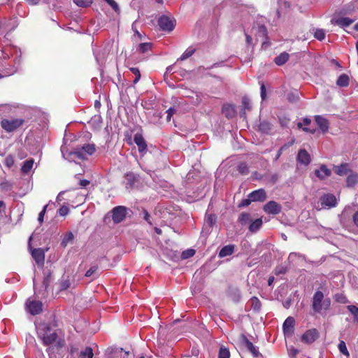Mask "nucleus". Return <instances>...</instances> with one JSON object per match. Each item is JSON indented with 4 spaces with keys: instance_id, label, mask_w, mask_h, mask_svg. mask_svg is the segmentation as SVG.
<instances>
[{
    "instance_id": "f257e3e1",
    "label": "nucleus",
    "mask_w": 358,
    "mask_h": 358,
    "mask_svg": "<svg viewBox=\"0 0 358 358\" xmlns=\"http://www.w3.org/2000/svg\"><path fill=\"white\" fill-rule=\"evenodd\" d=\"M38 336L42 340L45 345H50L57 342V346L62 348L64 345V340H57L58 335L56 330H53L51 326L47 323L40 324L37 328Z\"/></svg>"
},
{
    "instance_id": "f03ea898",
    "label": "nucleus",
    "mask_w": 358,
    "mask_h": 358,
    "mask_svg": "<svg viewBox=\"0 0 358 358\" xmlns=\"http://www.w3.org/2000/svg\"><path fill=\"white\" fill-rule=\"evenodd\" d=\"M331 300L329 298L324 299V294L321 291H317L313 298L312 307L315 312L320 313L322 310L329 309Z\"/></svg>"
},
{
    "instance_id": "7ed1b4c3",
    "label": "nucleus",
    "mask_w": 358,
    "mask_h": 358,
    "mask_svg": "<svg viewBox=\"0 0 358 358\" xmlns=\"http://www.w3.org/2000/svg\"><path fill=\"white\" fill-rule=\"evenodd\" d=\"M96 150L94 144H85L81 147L78 146L71 152L70 155L81 160L87 159L88 155H92Z\"/></svg>"
},
{
    "instance_id": "20e7f679",
    "label": "nucleus",
    "mask_w": 358,
    "mask_h": 358,
    "mask_svg": "<svg viewBox=\"0 0 358 358\" xmlns=\"http://www.w3.org/2000/svg\"><path fill=\"white\" fill-rule=\"evenodd\" d=\"M32 239V236L29 237L28 242V248L30 250L31 255L32 258L36 262V264L38 266H43L45 262V252L48 250V248L43 249L41 248H32L31 241Z\"/></svg>"
},
{
    "instance_id": "39448f33",
    "label": "nucleus",
    "mask_w": 358,
    "mask_h": 358,
    "mask_svg": "<svg viewBox=\"0 0 358 358\" xmlns=\"http://www.w3.org/2000/svg\"><path fill=\"white\" fill-rule=\"evenodd\" d=\"M129 210V209L125 206H118L114 207L109 213L111 214L113 222L115 224H119L126 218Z\"/></svg>"
},
{
    "instance_id": "423d86ee",
    "label": "nucleus",
    "mask_w": 358,
    "mask_h": 358,
    "mask_svg": "<svg viewBox=\"0 0 358 358\" xmlns=\"http://www.w3.org/2000/svg\"><path fill=\"white\" fill-rule=\"evenodd\" d=\"M24 123L23 119H3L1 121V127L8 132H13L20 128Z\"/></svg>"
},
{
    "instance_id": "0eeeda50",
    "label": "nucleus",
    "mask_w": 358,
    "mask_h": 358,
    "mask_svg": "<svg viewBox=\"0 0 358 358\" xmlns=\"http://www.w3.org/2000/svg\"><path fill=\"white\" fill-rule=\"evenodd\" d=\"M240 343L244 346L248 352L255 358L263 357L262 355L259 352L258 349L249 341L245 334H241L240 337Z\"/></svg>"
},
{
    "instance_id": "6e6552de",
    "label": "nucleus",
    "mask_w": 358,
    "mask_h": 358,
    "mask_svg": "<svg viewBox=\"0 0 358 358\" xmlns=\"http://www.w3.org/2000/svg\"><path fill=\"white\" fill-rule=\"evenodd\" d=\"M26 306L31 315H36L42 311L43 303L40 301L28 299L26 302Z\"/></svg>"
},
{
    "instance_id": "1a4fd4ad",
    "label": "nucleus",
    "mask_w": 358,
    "mask_h": 358,
    "mask_svg": "<svg viewBox=\"0 0 358 358\" xmlns=\"http://www.w3.org/2000/svg\"><path fill=\"white\" fill-rule=\"evenodd\" d=\"M319 332L318 331L313 328L311 329L307 330L301 338V340L303 343L310 344L313 343L315 341H316L319 338Z\"/></svg>"
},
{
    "instance_id": "9d476101",
    "label": "nucleus",
    "mask_w": 358,
    "mask_h": 358,
    "mask_svg": "<svg viewBox=\"0 0 358 358\" xmlns=\"http://www.w3.org/2000/svg\"><path fill=\"white\" fill-rule=\"evenodd\" d=\"M263 210L268 214L277 215L282 210L280 204L274 201H270L264 206Z\"/></svg>"
},
{
    "instance_id": "9b49d317",
    "label": "nucleus",
    "mask_w": 358,
    "mask_h": 358,
    "mask_svg": "<svg viewBox=\"0 0 358 358\" xmlns=\"http://www.w3.org/2000/svg\"><path fill=\"white\" fill-rule=\"evenodd\" d=\"M295 320L293 317H288L283 323L282 329L285 336H292L294 334Z\"/></svg>"
},
{
    "instance_id": "f8f14e48",
    "label": "nucleus",
    "mask_w": 358,
    "mask_h": 358,
    "mask_svg": "<svg viewBox=\"0 0 358 358\" xmlns=\"http://www.w3.org/2000/svg\"><path fill=\"white\" fill-rule=\"evenodd\" d=\"M322 207L332 208L336 206L337 201L336 196L332 194H324L320 197Z\"/></svg>"
},
{
    "instance_id": "ddd939ff",
    "label": "nucleus",
    "mask_w": 358,
    "mask_h": 358,
    "mask_svg": "<svg viewBox=\"0 0 358 358\" xmlns=\"http://www.w3.org/2000/svg\"><path fill=\"white\" fill-rule=\"evenodd\" d=\"M248 197L251 198L252 202H263L266 199L267 195L266 191L264 189H259L250 193L248 194Z\"/></svg>"
},
{
    "instance_id": "4468645a",
    "label": "nucleus",
    "mask_w": 358,
    "mask_h": 358,
    "mask_svg": "<svg viewBox=\"0 0 358 358\" xmlns=\"http://www.w3.org/2000/svg\"><path fill=\"white\" fill-rule=\"evenodd\" d=\"M134 141L137 145L139 152L147 150V143L141 134L136 133L134 136Z\"/></svg>"
},
{
    "instance_id": "2eb2a0df",
    "label": "nucleus",
    "mask_w": 358,
    "mask_h": 358,
    "mask_svg": "<svg viewBox=\"0 0 358 358\" xmlns=\"http://www.w3.org/2000/svg\"><path fill=\"white\" fill-rule=\"evenodd\" d=\"M296 160L299 163L307 166L310 162V156L305 149H301L298 152Z\"/></svg>"
},
{
    "instance_id": "dca6fc26",
    "label": "nucleus",
    "mask_w": 358,
    "mask_h": 358,
    "mask_svg": "<svg viewBox=\"0 0 358 358\" xmlns=\"http://www.w3.org/2000/svg\"><path fill=\"white\" fill-rule=\"evenodd\" d=\"M222 113L229 120L236 116V112L233 105L225 103L222 107Z\"/></svg>"
},
{
    "instance_id": "f3484780",
    "label": "nucleus",
    "mask_w": 358,
    "mask_h": 358,
    "mask_svg": "<svg viewBox=\"0 0 358 358\" xmlns=\"http://www.w3.org/2000/svg\"><path fill=\"white\" fill-rule=\"evenodd\" d=\"M331 174V171L325 164H322L320 166V169L315 171V175L320 180H324L326 178L329 177Z\"/></svg>"
},
{
    "instance_id": "a211bd4d",
    "label": "nucleus",
    "mask_w": 358,
    "mask_h": 358,
    "mask_svg": "<svg viewBox=\"0 0 358 358\" xmlns=\"http://www.w3.org/2000/svg\"><path fill=\"white\" fill-rule=\"evenodd\" d=\"M315 120L317 124L318 125V127H320V129H321V131L323 134L328 131L329 122L326 118H324L320 115H316L315 117Z\"/></svg>"
},
{
    "instance_id": "6ab92c4d",
    "label": "nucleus",
    "mask_w": 358,
    "mask_h": 358,
    "mask_svg": "<svg viewBox=\"0 0 358 358\" xmlns=\"http://www.w3.org/2000/svg\"><path fill=\"white\" fill-rule=\"evenodd\" d=\"M340 25V27L343 29L345 31H347L349 34H352L354 38H358V34L356 32H358V24H355L352 27H350V25L352 24H338Z\"/></svg>"
},
{
    "instance_id": "aec40b11",
    "label": "nucleus",
    "mask_w": 358,
    "mask_h": 358,
    "mask_svg": "<svg viewBox=\"0 0 358 358\" xmlns=\"http://www.w3.org/2000/svg\"><path fill=\"white\" fill-rule=\"evenodd\" d=\"M348 166L349 165L348 163H343L340 166H334V171L338 176H347L348 173L352 172V170L348 169Z\"/></svg>"
},
{
    "instance_id": "412c9836",
    "label": "nucleus",
    "mask_w": 358,
    "mask_h": 358,
    "mask_svg": "<svg viewBox=\"0 0 358 358\" xmlns=\"http://www.w3.org/2000/svg\"><path fill=\"white\" fill-rule=\"evenodd\" d=\"M234 245H227L224 246L219 252V257L222 258L232 255L234 252Z\"/></svg>"
},
{
    "instance_id": "4be33fe9",
    "label": "nucleus",
    "mask_w": 358,
    "mask_h": 358,
    "mask_svg": "<svg viewBox=\"0 0 358 358\" xmlns=\"http://www.w3.org/2000/svg\"><path fill=\"white\" fill-rule=\"evenodd\" d=\"M123 352L122 348H108L106 350V355L108 358H119L122 357V353Z\"/></svg>"
},
{
    "instance_id": "5701e85b",
    "label": "nucleus",
    "mask_w": 358,
    "mask_h": 358,
    "mask_svg": "<svg viewBox=\"0 0 358 358\" xmlns=\"http://www.w3.org/2000/svg\"><path fill=\"white\" fill-rule=\"evenodd\" d=\"M346 183L347 187H353L358 183V174L352 171L350 172L346 178Z\"/></svg>"
},
{
    "instance_id": "b1692460",
    "label": "nucleus",
    "mask_w": 358,
    "mask_h": 358,
    "mask_svg": "<svg viewBox=\"0 0 358 358\" xmlns=\"http://www.w3.org/2000/svg\"><path fill=\"white\" fill-rule=\"evenodd\" d=\"M136 181V178L133 173H127L125 176V187L127 189L133 188L135 182Z\"/></svg>"
},
{
    "instance_id": "393cba45",
    "label": "nucleus",
    "mask_w": 358,
    "mask_h": 358,
    "mask_svg": "<svg viewBox=\"0 0 358 358\" xmlns=\"http://www.w3.org/2000/svg\"><path fill=\"white\" fill-rule=\"evenodd\" d=\"M350 78L349 76L345 74H341L336 80V85L340 87H345L349 85Z\"/></svg>"
},
{
    "instance_id": "a878e982",
    "label": "nucleus",
    "mask_w": 358,
    "mask_h": 358,
    "mask_svg": "<svg viewBox=\"0 0 358 358\" xmlns=\"http://www.w3.org/2000/svg\"><path fill=\"white\" fill-rule=\"evenodd\" d=\"M157 31L170 32L175 28V24H153Z\"/></svg>"
},
{
    "instance_id": "bb28decb",
    "label": "nucleus",
    "mask_w": 358,
    "mask_h": 358,
    "mask_svg": "<svg viewBox=\"0 0 358 358\" xmlns=\"http://www.w3.org/2000/svg\"><path fill=\"white\" fill-rule=\"evenodd\" d=\"M289 57V54L285 52H283L274 59V62L278 66H282L287 62Z\"/></svg>"
},
{
    "instance_id": "cd10ccee",
    "label": "nucleus",
    "mask_w": 358,
    "mask_h": 358,
    "mask_svg": "<svg viewBox=\"0 0 358 358\" xmlns=\"http://www.w3.org/2000/svg\"><path fill=\"white\" fill-rule=\"evenodd\" d=\"M74 240V235L71 231L67 232L62 238L61 246L66 248L69 243H72Z\"/></svg>"
},
{
    "instance_id": "c85d7f7f",
    "label": "nucleus",
    "mask_w": 358,
    "mask_h": 358,
    "mask_svg": "<svg viewBox=\"0 0 358 358\" xmlns=\"http://www.w3.org/2000/svg\"><path fill=\"white\" fill-rule=\"evenodd\" d=\"M271 129H272V125L271 123H269L268 122L265 121V120L260 122L259 125V130L261 132H262L264 134H270Z\"/></svg>"
},
{
    "instance_id": "c756f323",
    "label": "nucleus",
    "mask_w": 358,
    "mask_h": 358,
    "mask_svg": "<svg viewBox=\"0 0 358 358\" xmlns=\"http://www.w3.org/2000/svg\"><path fill=\"white\" fill-rule=\"evenodd\" d=\"M252 221L250 215L248 213H241L238 218V222L241 225H246Z\"/></svg>"
},
{
    "instance_id": "7c9ffc66",
    "label": "nucleus",
    "mask_w": 358,
    "mask_h": 358,
    "mask_svg": "<svg viewBox=\"0 0 358 358\" xmlns=\"http://www.w3.org/2000/svg\"><path fill=\"white\" fill-rule=\"evenodd\" d=\"M262 223V218L256 219L249 225V231L252 233L257 232L261 228Z\"/></svg>"
},
{
    "instance_id": "2f4dec72",
    "label": "nucleus",
    "mask_w": 358,
    "mask_h": 358,
    "mask_svg": "<svg viewBox=\"0 0 358 358\" xmlns=\"http://www.w3.org/2000/svg\"><path fill=\"white\" fill-rule=\"evenodd\" d=\"M152 45L151 43H142L138 45L137 50L141 54H145L152 50Z\"/></svg>"
},
{
    "instance_id": "473e14b6",
    "label": "nucleus",
    "mask_w": 358,
    "mask_h": 358,
    "mask_svg": "<svg viewBox=\"0 0 358 358\" xmlns=\"http://www.w3.org/2000/svg\"><path fill=\"white\" fill-rule=\"evenodd\" d=\"M176 20L174 17L170 13H166L165 14L162 15L159 19L157 22H176Z\"/></svg>"
},
{
    "instance_id": "72a5a7b5",
    "label": "nucleus",
    "mask_w": 358,
    "mask_h": 358,
    "mask_svg": "<svg viewBox=\"0 0 358 358\" xmlns=\"http://www.w3.org/2000/svg\"><path fill=\"white\" fill-rule=\"evenodd\" d=\"M33 164H34L33 159L26 160L24 162L21 168L22 172L24 174L29 173L30 172L31 169H32Z\"/></svg>"
},
{
    "instance_id": "f704fd0d",
    "label": "nucleus",
    "mask_w": 358,
    "mask_h": 358,
    "mask_svg": "<svg viewBox=\"0 0 358 358\" xmlns=\"http://www.w3.org/2000/svg\"><path fill=\"white\" fill-rule=\"evenodd\" d=\"M242 104L244 107V110L241 113V116L245 117V110H250L252 108L250 100L247 96H243L242 98Z\"/></svg>"
},
{
    "instance_id": "c9c22d12",
    "label": "nucleus",
    "mask_w": 358,
    "mask_h": 358,
    "mask_svg": "<svg viewBox=\"0 0 358 358\" xmlns=\"http://www.w3.org/2000/svg\"><path fill=\"white\" fill-rule=\"evenodd\" d=\"M251 301V308L255 311H259L261 309L262 303L259 299L256 296H253L250 299Z\"/></svg>"
},
{
    "instance_id": "e433bc0d",
    "label": "nucleus",
    "mask_w": 358,
    "mask_h": 358,
    "mask_svg": "<svg viewBox=\"0 0 358 358\" xmlns=\"http://www.w3.org/2000/svg\"><path fill=\"white\" fill-rule=\"evenodd\" d=\"M93 350L91 347H86L83 351L80 353L79 358H92Z\"/></svg>"
},
{
    "instance_id": "4c0bfd02",
    "label": "nucleus",
    "mask_w": 358,
    "mask_h": 358,
    "mask_svg": "<svg viewBox=\"0 0 358 358\" xmlns=\"http://www.w3.org/2000/svg\"><path fill=\"white\" fill-rule=\"evenodd\" d=\"M71 282L69 276H63L60 282V290H66L69 288Z\"/></svg>"
},
{
    "instance_id": "58836bf2",
    "label": "nucleus",
    "mask_w": 358,
    "mask_h": 358,
    "mask_svg": "<svg viewBox=\"0 0 358 358\" xmlns=\"http://www.w3.org/2000/svg\"><path fill=\"white\" fill-rule=\"evenodd\" d=\"M52 280V273L51 271H48V273L45 274L42 286L44 287V289L46 291L50 285V283Z\"/></svg>"
},
{
    "instance_id": "ea45409f",
    "label": "nucleus",
    "mask_w": 358,
    "mask_h": 358,
    "mask_svg": "<svg viewBox=\"0 0 358 358\" xmlns=\"http://www.w3.org/2000/svg\"><path fill=\"white\" fill-rule=\"evenodd\" d=\"M334 300L340 303H347L349 302L347 297L343 293H337L334 296Z\"/></svg>"
},
{
    "instance_id": "a19ab883",
    "label": "nucleus",
    "mask_w": 358,
    "mask_h": 358,
    "mask_svg": "<svg viewBox=\"0 0 358 358\" xmlns=\"http://www.w3.org/2000/svg\"><path fill=\"white\" fill-rule=\"evenodd\" d=\"M266 178L268 182L271 183V185H274L278 180L280 176L278 173H273L269 178L268 177L267 175H264L261 178Z\"/></svg>"
},
{
    "instance_id": "79ce46f5",
    "label": "nucleus",
    "mask_w": 358,
    "mask_h": 358,
    "mask_svg": "<svg viewBox=\"0 0 358 358\" xmlns=\"http://www.w3.org/2000/svg\"><path fill=\"white\" fill-rule=\"evenodd\" d=\"M229 350L224 346H221L219 350L218 358H229Z\"/></svg>"
},
{
    "instance_id": "37998d69",
    "label": "nucleus",
    "mask_w": 358,
    "mask_h": 358,
    "mask_svg": "<svg viewBox=\"0 0 358 358\" xmlns=\"http://www.w3.org/2000/svg\"><path fill=\"white\" fill-rule=\"evenodd\" d=\"M216 221H217L216 215H215V214L207 215V217L206 219V222L209 227H212L216 223Z\"/></svg>"
},
{
    "instance_id": "c03bdc74",
    "label": "nucleus",
    "mask_w": 358,
    "mask_h": 358,
    "mask_svg": "<svg viewBox=\"0 0 358 358\" xmlns=\"http://www.w3.org/2000/svg\"><path fill=\"white\" fill-rule=\"evenodd\" d=\"M347 308L353 315L354 320L358 322V308L354 305H349Z\"/></svg>"
},
{
    "instance_id": "a18cd8bd",
    "label": "nucleus",
    "mask_w": 358,
    "mask_h": 358,
    "mask_svg": "<svg viewBox=\"0 0 358 358\" xmlns=\"http://www.w3.org/2000/svg\"><path fill=\"white\" fill-rule=\"evenodd\" d=\"M314 31V36L315 38H317L319 41H322L325 37V32L324 29H316Z\"/></svg>"
},
{
    "instance_id": "49530a36",
    "label": "nucleus",
    "mask_w": 358,
    "mask_h": 358,
    "mask_svg": "<svg viewBox=\"0 0 358 358\" xmlns=\"http://www.w3.org/2000/svg\"><path fill=\"white\" fill-rule=\"evenodd\" d=\"M196 51V49L193 48H188L183 54L178 59V61H183L186 59L190 57Z\"/></svg>"
},
{
    "instance_id": "de8ad7c7",
    "label": "nucleus",
    "mask_w": 358,
    "mask_h": 358,
    "mask_svg": "<svg viewBox=\"0 0 358 358\" xmlns=\"http://www.w3.org/2000/svg\"><path fill=\"white\" fill-rule=\"evenodd\" d=\"M73 2L80 7H88L90 6L93 0H73Z\"/></svg>"
},
{
    "instance_id": "09e8293b",
    "label": "nucleus",
    "mask_w": 358,
    "mask_h": 358,
    "mask_svg": "<svg viewBox=\"0 0 358 358\" xmlns=\"http://www.w3.org/2000/svg\"><path fill=\"white\" fill-rule=\"evenodd\" d=\"M238 171L242 175H247L249 173V169L245 162H241L238 166Z\"/></svg>"
},
{
    "instance_id": "8fccbe9b",
    "label": "nucleus",
    "mask_w": 358,
    "mask_h": 358,
    "mask_svg": "<svg viewBox=\"0 0 358 358\" xmlns=\"http://www.w3.org/2000/svg\"><path fill=\"white\" fill-rule=\"evenodd\" d=\"M195 250L194 249H188L182 252L181 257L183 259H188L189 257H192L194 255Z\"/></svg>"
},
{
    "instance_id": "3c124183",
    "label": "nucleus",
    "mask_w": 358,
    "mask_h": 358,
    "mask_svg": "<svg viewBox=\"0 0 358 358\" xmlns=\"http://www.w3.org/2000/svg\"><path fill=\"white\" fill-rule=\"evenodd\" d=\"M338 349L341 353L344 355L349 356V352L346 347V344L343 341H341L338 344Z\"/></svg>"
},
{
    "instance_id": "603ef678",
    "label": "nucleus",
    "mask_w": 358,
    "mask_h": 358,
    "mask_svg": "<svg viewBox=\"0 0 358 358\" xmlns=\"http://www.w3.org/2000/svg\"><path fill=\"white\" fill-rule=\"evenodd\" d=\"M129 70L135 75V79L134 80V84H136L141 78V73L138 68L131 67Z\"/></svg>"
},
{
    "instance_id": "864d4df0",
    "label": "nucleus",
    "mask_w": 358,
    "mask_h": 358,
    "mask_svg": "<svg viewBox=\"0 0 358 358\" xmlns=\"http://www.w3.org/2000/svg\"><path fill=\"white\" fill-rule=\"evenodd\" d=\"M287 99L290 103H295L299 99V96L298 94H295L294 92H289L287 94Z\"/></svg>"
},
{
    "instance_id": "5fc2aeb1",
    "label": "nucleus",
    "mask_w": 358,
    "mask_h": 358,
    "mask_svg": "<svg viewBox=\"0 0 358 358\" xmlns=\"http://www.w3.org/2000/svg\"><path fill=\"white\" fill-rule=\"evenodd\" d=\"M14 162H15L14 158H13V155H8L5 158L4 164L8 168H11L14 165Z\"/></svg>"
},
{
    "instance_id": "6e6d98bb",
    "label": "nucleus",
    "mask_w": 358,
    "mask_h": 358,
    "mask_svg": "<svg viewBox=\"0 0 358 358\" xmlns=\"http://www.w3.org/2000/svg\"><path fill=\"white\" fill-rule=\"evenodd\" d=\"M258 32L259 35L262 36L263 37H265L266 39H268V32L266 27L264 26V24H261L258 27Z\"/></svg>"
},
{
    "instance_id": "4d7b16f0",
    "label": "nucleus",
    "mask_w": 358,
    "mask_h": 358,
    "mask_svg": "<svg viewBox=\"0 0 358 358\" xmlns=\"http://www.w3.org/2000/svg\"><path fill=\"white\" fill-rule=\"evenodd\" d=\"M252 202V201L251 200V198H249L248 196V199H243L238 204V208H245V207H247Z\"/></svg>"
},
{
    "instance_id": "13d9d810",
    "label": "nucleus",
    "mask_w": 358,
    "mask_h": 358,
    "mask_svg": "<svg viewBox=\"0 0 358 358\" xmlns=\"http://www.w3.org/2000/svg\"><path fill=\"white\" fill-rule=\"evenodd\" d=\"M98 270V266L97 265H93L92 266L90 269H88L86 273H85V276L86 277H90L92 276L93 274H94L96 271Z\"/></svg>"
},
{
    "instance_id": "bf43d9fd",
    "label": "nucleus",
    "mask_w": 358,
    "mask_h": 358,
    "mask_svg": "<svg viewBox=\"0 0 358 358\" xmlns=\"http://www.w3.org/2000/svg\"><path fill=\"white\" fill-rule=\"evenodd\" d=\"M293 142L294 141L286 143L284 145H282V147H280V148L279 149V150L278 151V153L276 155L275 159H278L280 157L282 151L286 150L287 148H288L289 146H291L293 144Z\"/></svg>"
},
{
    "instance_id": "052dcab7",
    "label": "nucleus",
    "mask_w": 358,
    "mask_h": 358,
    "mask_svg": "<svg viewBox=\"0 0 358 358\" xmlns=\"http://www.w3.org/2000/svg\"><path fill=\"white\" fill-rule=\"evenodd\" d=\"M69 212V208L66 206H62L59 209V214L61 215V216H65Z\"/></svg>"
},
{
    "instance_id": "680f3d73",
    "label": "nucleus",
    "mask_w": 358,
    "mask_h": 358,
    "mask_svg": "<svg viewBox=\"0 0 358 358\" xmlns=\"http://www.w3.org/2000/svg\"><path fill=\"white\" fill-rule=\"evenodd\" d=\"M47 208H48V205H45V206L43 207V210L41 211V213H39V215H38V222H39L41 224H42V223H43V218H44V215H45V212H46V209H47Z\"/></svg>"
},
{
    "instance_id": "e2e57ef3",
    "label": "nucleus",
    "mask_w": 358,
    "mask_h": 358,
    "mask_svg": "<svg viewBox=\"0 0 358 358\" xmlns=\"http://www.w3.org/2000/svg\"><path fill=\"white\" fill-rule=\"evenodd\" d=\"M287 271V268L284 266H279L275 268V273L276 275H280V274H285Z\"/></svg>"
},
{
    "instance_id": "0e129e2a",
    "label": "nucleus",
    "mask_w": 358,
    "mask_h": 358,
    "mask_svg": "<svg viewBox=\"0 0 358 358\" xmlns=\"http://www.w3.org/2000/svg\"><path fill=\"white\" fill-rule=\"evenodd\" d=\"M114 10L117 11L119 10V6L117 3L114 0H105Z\"/></svg>"
},
{
    "instance_id": "69168bd1",
    "label": "nucleus",
    "mask_w": 358,
    "mask_h": 358,
    "mask_svg": "<svg viewBox=\"0 0 358 358\" xmlns=\"http://www.w3.org/2000/svg\"><path fill=\"white\" fill-rule=\"evenodd\" d=\"M176 112V110L174 108H170L166 110L167 113V121H170L171 117L175 114Z\"/></svg>"
},
{
    "instance_id": "338daca9",
    "label": "nucleus",
    "mask_w": 358,
    "mask_h": 358,
    "mask_svg": "<svg viewBox=\"0 0 358 358\" xmlns=\"http://www.w3.org/2000/svg\"><path fill=\"white\" fill-rule=\"evenodd\" d=\"M260 89H261V97H262V100H264L266 96V87H265L264 84H263V83L262 84Z\"/></svg>"
},
{
    "instance_id": "774afa93",
    "label": "nucleus",
    "mask_w": 358,
    "mask_h": 358,
    "mask_svg": "<svg viewBox=\"0 0 358 358\" xmlns=\"http://www.w3.org/2000/svg\"><path fill=\"white\" fill-rule=\"evenodd\" d=\"M289 3L285 0H281L280 2V9L282 10L283 8H289Z\"/></svg>"
}]
</instances>
